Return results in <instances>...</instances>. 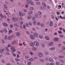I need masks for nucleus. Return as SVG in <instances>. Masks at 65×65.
Here are the masks:
<instances>
[{
  "label": "nucleus",
  "instance_id": "1",
  "mask_svg": "<svg viewBox=\"0 0 65 65\" xmlns=\"http://www.w3.org/2000/svg\"><path fill=\"white\" fill-rule=\"evenodd\" d=\"M38 55L40 58H42L43 57V54L41 52H39L38 54Z\"/></svg>",
  "mask_w": 65,
  "mask_h": 65
},
{
  "label": "nucleus",
  "instance_id": "2",
  "mask_svg": "<svg viewBox=\"0 0 65 65\" xmlns=\"http://www.w3.org/2000/svg\"><path fill=\"white\" fill-rule=\"evenodd\" d=\"M34 44L36 45V46H39V43L36 41H35L34 42Z\"/></svg>",
  "mask_w": 65,
  "mask_h": 65
},
{
  "label": "nucleus",
  "instance_id": "3",
  "mask_svg": "<svg viewBox=\"0 0 65 65\" xmlns=\"http://www.w3.org/2000/svg\"><path fill=\"white\" fill-rule=\"evenodd\" d=\"M53 22L52 21H51L50 22L49 26L51 27H52V26H53Z\"/></svg>",
  "mask_w": 65,
  "mask_h": 65
},
{
  "label": "nucleus",
  "instance_id": "4",
  "mask_svg": "<svg viewBox=\"0 0 65 65\" xmlns=\"http://www.w3.org/2000/svg\"><path fill=\"white\" fill-rule=\"evenodd\" d=\"M5 50V49L4 48H3L2 49H0V53H2Z\"/></svg>",
  "mask_w": 65,
  "mask_h": 65
},
{
  "label": "nucleus",
  "instance_id": "5",
  "mask_svg": "<svg viewBox=\"0 0 65 65\" xmlns=\"http://www.w3.org/2000/svg\"><path fill=\"white\" fill-rule=\"evenodd\" d=\"M38 13L39 15H41L42 14V13H41V12L40 11H38Z\"/></svg>",
  "mask_w": 65,
  "mask_h": 65
},
{
  "label": "nucleus",
  "instance_id": "6",
  "mask_svg": "<svg viewBox=\"0 0 65 65\" xmlns=\"http://www.w3.org/2000/svg\"><path fill=\"white\" fill-rule=\"evenodd\" d=\"M49 61L50 62H54V60L52 58H50L49 59Z\"/></svg>",
  "mask_w": 65,
  "mask_h": 65
},
{
  "label": "nucleus",
  "instance_id": "7",
  "mask_svg": "<svg viewBox=\"0 0 65 65\" xmlns=\"http://www.w3.org/2000/svg\"><path fill=\"white\" fill-rule=\"evenodd\" d=\"M50 50H51V51H54L55 50V47H51L50 48Z\"/></svg>",
  "mask_w": 65,
  "mask_h": 65
},
{
  "label": "nucleus",
  "instance_id": "8",
  "mask_svg": "<svg viewBox=\"0 0 65 65\" xmlns=\"http://www.w3.org/2000/svg\"><path fill=\"white\" fill-rule=\"evenodd\" d=\"M45 38L46 40H50V38L47 36H46L45 37Z\"/></svg>",
  "mask_w": 65,
  "mask_h": 65
},
{
  "label": "nucleus",
  "instance_id": "9",
  "mask_svg": "<svg viewBox=\"0 0 65 65\" xmlns=\"http://www.w3.org/2000/svg\"><path fill=\"white\" fill-rule=\"evenodd\" d=\"M3 26H4L6 27L7 26H8V24H7L5 23H3Z\"/></svg>",
  "mask_w": 65,
  "mask_h": 65
},
{
  "label": "nucleus",
  "instance_id": "10",
  "mask_svg": "<svg viewBox=\"0 0 65 65\" xmlns=\"http://www.w3.org/2000/svg\"><path fill=\"white\" fill-rule=\"evenodd\" d=\"M15 60L16 61H17V62H19V61H20V62H21V60H20V59H18L17 58H15Z\"/></svg>",
  "mask_w": 65,
  "mask_h": 65
},
{
  "label": "nucleus",
  "instance_id": "11",
  "mask_svg": "<svg viewBox=\"0 0 65 65\" xmlns=\"http://www.w3.org/2000/svg\"><path fill=\"white\" fill-rule=\"evenodd\" d=\"M19 14L20 17H23V13L22 12L19 13Z\"/></svg>",
  "mask_w": 65,
  "mask_h": 65
},
{
  "label": "nucleus",
  "instance_id": "12",
  "mask_svg": "<svg viewBox=\"0 0 65 65\" xmlns=\"http://www.w3.org/2000/svg\"><path fill=\"white\" fill-rule=\"evenodd\" d=\"M54 40L55 41H58V38L57 37L55 38L54 39Z\"/></svg>",
  "mask_w": 65,
  "mask_h": 65
},
{
  "label": "nucleus",
  "instance_id": "13",
  "mask_svg": "<svg viewBox=\"0 0 65 65\" xmlns=\"http://www.w3.org/2000/svg\"><path fill=\"white\" fill-rule=\"evenodd\" d=\"M39 38H40V39H42L43 38V36L41 35H39Z\"/></svg>",
  "mask_w": 65,
  "mask_h": 65
},
{
  "label": "nucleus",
  "instance_id": "14",
  "mask_svg": "<svg viewBox=\"0 0 65 65\" xmlns=\"http://www.w3.org/2000/svg\"><path fill=\"white\" fill-rule=\"evenodd\" d=\"M30 46H32V47H34V44H33V43H30Z\"/></svg>",
  "mask_w": 65,
  "mask_h": 65
},
{
  "label": "nucleus",
  "instance_id": "15",
  "mask_svg": "<svg viewBox=\"0 0 65 65\" xmlns=\"http://www.w3.org/2000/svg\"><path fill=\"white\" fill-rule=\"evenodd\" d=\"M27 18L28 19H29V20H30V19H31L32 18V17L31 15L28 16L27 17Z\"/></svg>",
  "mask_w": 65,
  "mask_h": 65
},
{
  "label": "nucleus",
  "instance_id": "16",
  "mask_svg": "<svg viewBox=\"0 0 65 65\" xmlns=\"http://www.w3.org/2000/svg\"><path fill=\"white\" fill-rule=\"evenodd\" d=\"M30 38L31 39H34V37L33 35H31L30 36Z\"/></svg>",
  "mask_w": 65,
  "mask_h": 65
},
{
  "label": "nucleus",
  "instance_id": "17",
  "mask_svg": "<svg viewBox=\"0 0 65 65\" xmlns=\"http://www.w3.org/2000/svg\"><path fill=\"white\" fill-rule=\"evenodd\" d=\"M4 7L5 9H7V8L8 7H7V5H4Z\"/></svg>",
  "mask_w": 65,
  "mask_h": 65
},
{
  "label": "nucleus",
  "instance_id": "18",
  "mask_svg": "<svg viewBox=\"0 0 65 65\" xmlns=\"http://www.w3.org/2000/svg\"><path fill=\"white\" fill-rule=\"evenodd\" d=\"M25 57L26 59H28L30 58V56L28 55H26Z\"/></svg>",
  "mask_w": 65,
  "mask_h": 65
},
{
  "label": "nucleus",
  "instance_id": "19",
  "mask_svg": "<svg viewBox=\"0 0 65 65\" xmlns=\"http://www.w3.org/2000/svg\"><path fill=\"white\" fill-rule=\"evenodd\" d=\"M52 45H53V42H51L49 44V45L50 46Z\"/></svg>",
  "mask_w": 65,
  "mask_h": 65
},
{
  "label": "nucleus",
  "instance_id": "20",
  "mask_svg": "<svg viewBox=\"0 0 65 65\" xmlns=\"http://www.w3.org/2000/svg\"><path fill=\"white\" fill-rule=\"evenodd\" d=\"M34 35L35 37H37L38 36V35L36 33H35Z\"/></svg>",
  "mask_w": 65,
  "mask_h": 65
},
{
  "label": "nucleus",
  "instance_id": "21",
  "mask_svg": "<svg viewBox=\"0 0 65 65\" xmlns=\"http://www.w3.org/2000/svg\"><path fill=\"white\" fill-rule=\"evenodd\" d=\"M30 3L31 5H33L34 4H33V2H32V1H30Z\"/></svg>",
  "mask_w": 65,
  "mask_h": 65
},
{
  "label": "nucleus",
  "instance_id": "22",
  "mask_svg": "<svg viewBox=\"0 0 65 65\" xmlns=\"http://www.w3.org/2000/svg\"><path fill=\"white\" fill-rule=\"evenodd\" d=\"M32 13H33V11H30L28 12V14H32Z\"/></svg>",
  "mask_w": 65,
  "mask_h": 65
},
{
  "label": "nucleus",
  "instance_id": "23",
  "mask_svg": "<svg viewBox=\"0 0 65 65\" xmlns=\"http://www.w3.org/2000/svg\"><path fill=\"white\" fill-rule=\"evenodd\" d=\"M12 51L13 53H14L16 51V49H14L12 50Z\"/></svg>",
  "mask_w": 65,
  "mask_h": 65
},
{
  "label": "nucleus",
  "instance_id": "24",
  "mask_svg": "<svg viewBox=\"0 0 65 65\" xmlns=\"http://www.w3.org/2000/svg\"><path fill=\"white\" fill-rule=\"evenodd\" d=\"M58 33H59V34H61L62 33V31L60 30H59L58 31Z\"/></svg>",
  "mask_w": 65,
  "mask_h": 65
},
{
  "label": "nucleus",
  "instance_id": "25",
  "mask_svg": "<svg viewBox=\"0 0 65 65\" xmlns=\"http://www.w3.org/2000/svg\"><path fill=\"white\" fill-rule=\"evenodd\" d=\"M16 35L17 36H19L20 35V34L19 32H17L16 34Z\"/></svg>",
  "mask_w": 65,
  "mask_h": 65
},
{
  "label": "nucleus",
  "instance_id": "26",
  "mask_svg": "<svg viewBox=\"0 0 65 65\" xmlns=\"http://www.w3.org/2000/svg\"><path fill=\"white\" fill-rule=\"evenodd\" d=\"M36 24V21H33V24L34 25H35Z\"/></svg>",
  "mask_w": 65,
  "mask_h": 65
},
{
  "label": "nucleus",
  "instance_id": "27",
  "mask_svg": "<svg viewBox=\"0 0 65 65\" xmlns=\"http://www.w3.org/2000/svg\"><path fill=\"white\" fill-rule=\"evenodd\" d=\"M36 4L37 5H40V3L39 2H38L36 3Z\"/></svg>",
  "mask_w": 65,
  "mask_h": 65
},
{
  "label": "nucleus",
  "instance_id": "28",
  "mask_svg": "<svg viewBox=\"0 0 65 65\" xmlns=\"http://www.w3.org/2000/svg\"><path fill=\"white\" fill-rule=\"evenodd\" d=\"M6 50L8 52H9L10 51L9 50V49H8V47H6Z\"/></svg>",
  "mask_w": 65,
  "mask_h": 65
},
{
  "label": "nucleus",
  "instance_id": "29",
  "mask_svg": "<svg viewBox=\"0 0 65 65\" xmlns=\"http://www.w3.org/2000/svg\"><path fill=\"white\" fill-rule=\"evenodd\" d=\"M12 20L13 21V22H15V18H14V17H13V18Z\"/></svg>",
  "mask_w": 65,
  "mask_h": 65
},
{
  "label": "nucleus",
  "instance_id": "30",
  "mask_svg": "<svg viewBox=\"0 0 65 65\" xmlns=\"http://www.w3.org/2000/svg\"><path fill=\"white\" fill-rule=\"evenodd\" d=\"M34 7H30V10H33V9H34Z\"/></svg>",
  "mask_w": 65,
  "mask_h": 65
},
{
  "label": "nucleus",
  "instance_id": "31",
  "mask_svg": "<svg viewBox=\"0 0 65 65\" xmlns=\"http://www.w3.org/2000/svg\"><path fill=\"white\" fill-rule=\"evenodd\" d=\"M59 37H60V38H63V37H64V36H63V35H60L59 36Z\"/></svg>",
  "mask_w": 65,
  "mask_h": 65
},
{
  "label": "nucleus",
  "instance_id": "32",
  "mask_svg": "<svg viewBox=\"0 0 65 65\" xmlns=\"http://www.w3.org/2000/svg\"><path fill=\"white\" fill-rule=\"evenodd\" d=\"M0 15L2 18H4V16L2 14H0Z\"/></svg>",
  "mask_w": 65,
  "mask_h": 65
},
{
  "label": "nucleus",
  "instance_id": "33",
  "mask_svg": "<svg viewBox=\"0 0 65 65\" xmlns=\"http://www.w3.org/2000/svg\"><path fill=\"white\" fill-rule=\"evenodd\" d=\"M40 22H38L37 23V25H38V26H40Z\"/></svg>",
  "mask_w": 65,
  "mask_h": 65
},
{
  "label": "nucleus",
  "instance_id": "34",
  "mask_svg": "<svg viewBox=\"0 0 65 65\" xmlns=\"http://www.w3.org/2000/svg\"><path fill=\"white\" fill-rule=\"evenodd\" d=\"M26 2H27V4H30V1H29V0H27L26 1Z\"/></svg>",
  "mask_w": 65,
  "mask_h": 65
},
{
  "label": "nucleus",
  "instance_id": "35",
  "mask_svg": "<svg viewBox=\"0 0 65 65\" xmlns=\"http://www.w3.org/2000/svg\"><path fill=\"white\" fill-rule=\"evenodd\" d=\"M12 32V31L11 30H9V34H10V33Z\"/></svg>",
  "mask_w": 65,
  "mask_h": 65
},
{
  "label": "nucleus",
  "instance_id": "36",
  "mask_svg": "<svg viewBox=\"0 0 65 65\" xmlns=\"http://www.w3.org/2000/svg\"><path fill=\"white\" fill-rule=\"evenodd\" d=\"M42 47H45V44H42Z\"/></svg>",
  "mask_w": 65,
  "mask_h": 65
},
{
  "label": "nucleus",
  "instance_id": "37",
  "mask_svg": "<svg viewBox=\"0 0 65 65\" xmlns=\"http://www.w3.org/2000/svg\"><path fill=\"white\" fill-rule=\"evenodd\" d=\"M32 49L33 51H35V50H36V48L34 47L32 48Z\"/></svg>",
  "mask_w": 65,
  "mask_h": 65
},
{
  "label": "nucleus",
  "instance_id": "38",
  "mask_svg": "<svg viewBox=\"0 0 65 65\" xmlns=\"http://www.w3.org/2000/svg\"><path fill=\"white\" fill-rule=\"evenodd\" d=\"M4 31H5V33H7V29H4Z\"/></svg>",
  "mask_w": 65,
  "mask_h": 65
},
{
  "label": "nucleus",
  "instance_id": "39",
  "mask_svg": "<svg viewBox=\"0 0 65 65\" xmlns=\"http://www.w3.org/2000/svg\"><path fill=\"white\" fill-rule=\"evenodd\" d=\"M51 18L52 19H54V18H55V17L54 15H51Z\"/></svg>",
  "mask_w": 65,
  "mask_h": 65
},
{
  "label": "nucleus",
  "instance_id": "40",
  "mask_svg": "<svg viewBox=\"0 0 65 65\" xmlns=\"http://www.w3.org/2000/svg\"><path fill=\"white\" fill-rule=\"evenodd\" d=\"M40 60L41 62H44V60L43 59H40Z\"/></svg>",
  "mask_w": 65,
  "mask_h": 65
},
{
  "label": "nucleus",
  "instance_id": "41",
  "mask_svg": "<svg viewBox=\"0 0 65 65\" xmlns=\"http://www.w3.org/2000/svg\"><path fill=\"white\" fill-rule=\"evenodd\" d=\"M11 49L12 50H14V49H15V47H11Z\"/></svg>",
  "mask_w": 65,
  "mask_h": 65
},
{
  "label": "nucleus",
  "instance_id": "42",
  "mask_svg": "<svg viewBox=\"0 0 65 65\" xmlns=\"http://www.w3.org/2000/svg\"><path fill=\"white\" fill-rule=\"evenodd\" d=\"M5 39L6 40L7 39V35L5 36Z\"/></svg>",
  "mask_w": 65,
  "mask_h": 65
},
{
  "label": "nucleus",
  "instance_id": "43",
  "mask_svg": "<svg viewBox=\"0 0 65 65\" xmlns=\"http://www.w3.org/2000/svg\"><path fill=\"white\" fill-rule=\"evenodd\" d=\"M11 37H9L8 38V39L9 40H11Z\"/></svg>",
  "mask_w": 65,
  "mask_h": 65
},
{
  "label": "nucleus",
  "instance_id": "44",
  "mask_svg": "<svg viewBox=\"0 0 65 65\" xmlns=\"http://www.w3.org/2000/svg\"><path fill=\"white\" fill-rule=\"evenodd\" d=\"M42 5H44V6L45 7H46V5H45V3H42Z\"/></svg>",
  "mask_w": 65,
  "mask_h": 65
},
{
  "label": "nucleus",
  "instance_id": "45",
  "mask_svg": "<svg viewBox=\"0 0 65 65\" xmlns=\"http://www.w3.org/2000/svg\"><path fill=\"white\" fill-rule=\"evenodd\" d=\"M60 62L62 63H64V60H60Z\"/></svg>",
  "mask_w": 65,
  "mask_h": 65
},
{
  "label": "nucleus",
  "instance_id": "46",
  "mask_svg": "<svg viewBox=\"0 0 65 65\" xmlns=\"http://www.w3.org/2000/svg\"><path fill=\"white\" fill-rule=\"evenodd\" d=\"M59 58H64V56H59Z\"/></svg>",
  "mask_w": 65,
  "mask_h": 65
},
{
  "label": "nucleus",
  "instance_id": "47",
  "mask_svg": "<svg viewBox=\"0 0 65 65\" xmlns=\"http://www.w3.org/2000/svg\"><path fill=\"white\" fill-rule=\"evenodd\" d=\"M16 43H17V42L15 41H14L12 43L13 44H16Z\"/></svg>",
  "mask_w": 65,
  "mask_h": 65
},
{
  "label": "nucleus",
  "instance_id": "48",
  "mask_svg": "<svg viewBox=\"0 0 65 65\" xmlns=\"http://www.w3.org/2000/svg\"><path fill=\"white\" fill-rule=\"evenodd\" d=\"M26 27H29V24H28V23H26Z\"/></svg>",
  "mask_w": 65,
  "mask_h": 65
},
{
  "label": "nucleus",
  "instance_id": "49",
  "mask_svg": "<svg viewBox=\"0 0 65 65\" xmlns=\"http://www.w3.org/2000/svg\"><path fill=\"white\" fill-rule=\"evenodd\" d=\"M35 17H36V18H38V14H36L35 15Z\"/></svg>",
  "mask_w": 65,
  "mask_h": 65
},
{
  "label": "nucleus",
  "instance_id": "50",
  "mask_svg": "<svg viewBox=\"0 0 65 65\" xmlns=\"http://www.w3.org/2000/svg\"><path fill=\"white\" fill-rule=\"evenodd\" d=\"M19 20H23V18L22 17H20L19 18Z\"/></svg>",
  "mask_w": 65,
  "mask_h": 65
},
{
  "label": "nucleus",
  "instance_id": "51",
  "mask_svg": "<svg viewBox=\"0 0 65 65\" xmlns=\"http://www.w3.org/2000/svg\"><path fill=\"white\" fill-rule=\"evenodd\" d=\"M33 59L32 58H31L30 59H29V61H33Z\"/></svg>",
  "mask_w": 65,
  "mask_h": 65
},
{
  "label": "nucleus",
  "instance_id": "52",
  "mask_svg": "<svg viewBox=\"0 0 65 65\" xmlns=\"http://www.w3.org/2000/svg\"><path fill=\"white\" fill-rule=\"evenodd\" d=\"M44 8V7H42L41 8V10H43Z\"/></svg>",
  "mask_w": 65,
  "mask_h": 65
},
{
  "label": "nucleus",
  "instance_id": "53",
  "mask_svg": "<svg viewBox=\"0 0 65 65\" xmlns=\"http://www.w3.org/2000/svg\"><path fill=\"white\" fill-rule=\"evenodd\" d=\"M14 25L15 26H16V27H19V26L18 25L17 23H15L14 24Z\"/></svg>",
  "mask_w": 65,
  "mask_h": 65
},
{
  "label": "nucleus",
  "instance_id": "54",
  "mask_svg": "<svg viewBox=\"0 0 65 65\" xmlns=\"http://www.w3.org/2000/svg\"><path fill=\"white\" fill-rule=\"evenodd\" d=\"M31 62H29L27 63V65H31Z\"/></svg>",
  "mask_w": 65,
  "mask_h": 65
},
{
  "label": "nucleus",
  "instance_id": "55",
  "mask_svg": "<svg viewBox=\"0 0 65 65\" xmlns=\"http://www.w3.org/2000/svg\"><path fill=\"white\" fill-rule=\"evenodd\" d=\"M17 53H18V54H21V52H20V51H18L17 52Z\"/></svg>",
  "mask_w": 65,
  "mask_h": 65
},
{
  "label": "nucleus",
  "instance_id": "56",
  "mask_svg": "<svg viewBox=\"0 0 65 65\" xmlns=\"http://www.w3.org/2000/svg\"><path fill=\"white\" fill-rule=\"evenodd\" d=\"M29 25H30V26H32V23L31 22H30L29 23Z\"/></svg>",
  "mask_w": 65,
  "mask_h": 65
},
{
  "label": "nucleus",
  "instance_id": "57",
  "mask_svg": "<svg viewBox=\"0 0 65 65\" xmlns=\"http://www.w3.org/2000/svg\"><path fill=\"white\" fill-rule=\"evenodd\" d=\"M26 33L27 34H28V35H29V34H30V33L29 32V31H26Z\"/></svg>",
  "mask_w": 65,
  "mask_h": 65
},
{
  "label": "nucleus",
  "instance_id": "58",
  "mask_svg": "<svg viewBox=\"0 0 65 65\" xmlns=\"http://www.w3.org/2000/svg\"><path fill=\"white\" fill-rule=\"evenodd\" d=\"M10 27L11 28H13V25L12 24H11L10 25Z\"/></svg>",
  "mask_w": 65,
  "mask_h": 65
},
{
  "label": "nucleus",
  "instance_id": "59",
  "mask_svg": "<svg viewBox=\"0 0 65 65\" xmlns=\"http://www.w3.org/2000/svg\"><path fill=\"white\" fill-rule=\"evenodd\" d=\"M45 54L46 55H48L49 53L48 52H46L45 53Z\"/></svg>",
  "mask_w": 65,
  "mask_h": 65
},
{
  "label": "nucleus",
  "instance_id": "60",
  "mask_svg": "<svg viewBox=\"0 0 65 65\" xmlns=\"http://www.w3.org/2000/svg\"><path fill=\"white\" fill-rule=\"evenodd\" d=\"M56 64L57 65H59L60 64V63L59 62H57L56 63Z\"/></svg>",
  "mask_w": 65,
  "mask_h": 65
},
{
  "label": "nucleus",
  "instance_id": "61",
  "mask_svg": "<svg viewBox=\"0 0 65 65\" xmlns=\"http://www.w3.org/2000/svg\"><path fill=\"white\" fill-rule=\"evenodd\" d=\"M2 42L3 43H4L5 41L4 40H2Z\"/></svg>",
  "mask_w": 65,
  "mask_h": 65
},
{
  "label": "nucleus",
  "instance_id": "62",
  "mask_svg": "<svg viewBox=\"0 0 65 65\" xmlns=\"http://www.w3.org/2000/svg\"><path fill=\"white\" fill-rule=\"evenodd\" d=\"M62 49L63 50H65V47H62Z\"/></svg>",
  "mask_w": 65,
  "mask_h": 65
},
{
  "label": "nucleus",
  "instance_id": "63",
  "mask_svg": "<svg viewBox=\"0 0 65 65\" xmlns=\"http://www.w3.org/2000/svg\"><path fill=\"white\" fill-rule=\"evenodd\" d=\"M36 18L34 17H33L32 18V20H35Z\"/></svg>",
  "mask_w": 65,
  "mask_h": 65
},
{
  "label": "nucleus",
  "instance_id": "64",
  "mask_svg": "<svg viewBox=\"0 0 65 65\" xmlns=\"http://www.w3.org/2000/svg\"><path fill=\"white\" fill-rule=\"evenodd\" d=\"M50 65H54V63H51L50 64Z\"/></svg>",
  "mask_w": 65,
  "mask_h": 65
}]
</instances>
